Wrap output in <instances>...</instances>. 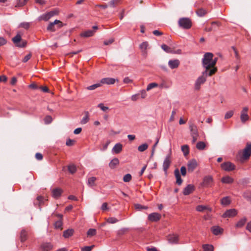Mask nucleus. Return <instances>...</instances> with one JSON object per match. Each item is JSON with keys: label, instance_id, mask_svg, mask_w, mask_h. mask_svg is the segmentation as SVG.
<instances>
[{"label": "nucleus", "instance_id": "1", "mask_svg": "<svg viewBox=\"0 0 251 251\" xmlns=\"http://www.w3.org/2000/svg\"><path fill=\"white\" fill-rule=\"evenodd\" d=\"M217 68L210 69L208 73L207 71H203L201 76L198 77L195 82L194 87L196 90H199L201 85L205 83L208 76H211L217 72Z\"/></svg>", "mask_w": 251, "mask_h": 251}, {"label": "nucleus", "instance_id": "2", "mask_svg": "<svg viewBox=\"0 0 251 251\" xmlns=\"http://www.w3.org/2000/svg\"><path fill=\"white\" fill-rule=\"evenodd\" d=\"M213 57V54L212 53L206 52L204 54L202 58V65L205 69L204 71H207V73L209 72L210 68L211 69L213 68V66L211 65Z\"/></svg>", "mask_w": 251, "mask_h": 251}, {"label": "nucleus", "instance_id": "3", "mask_svg": "<svg viewBox=\"0 0 251 251\" xmlns=\"http://www.w3.org/2000/svg\"><path fill=\"white\" fill-rule=\"evenodd\" d=\"M178 23L179 26L183 29H190L192 25V21L188 18H180Z\"/></svg>", "mask_w": 251, "mask_h": 251}, {"label": "nucleus", "instance_id": "4", "mask_svg": "<svg viewBox=\"0 0 251 251\" xmlns=\"http://www.w3.org/2000/svg\"><path fill=\"white\" fill-rule=\"evenodd\" d=\"M14 44L18 47L24 48L27 44V42L25 40H22L21 36L17 34L12 39Z\"/></svg>", "mask_w": 251, "mask_h": 251}, {"label": "nucleus", "instance_id": "5", "mask_svg": "<svg viewBox=\"0 0 251 251\" xmlns=\"http://www.w3.org/2000/svg\"><path fill=\"white\" fill-rule=\"evenodd\" d=\"M62 26V22L59 20H55L53 22L50 23L47 29L48 31L53 32Z\"/></svg>", "mask_w": 251, "mask_h": 251}, {"label": "nucleus", "instance_id": "6", "mask_svg": "<svg viewBox=\"0 0 251 251\" xmlns=\"http://www.w3.org/2000/svg\"><path fill=\"white\" fill-rule=\"evenodd\" d=\"M221 168L226 172L232 171L235 169V165L229 161L225 162L221 164Z\"/></svg>", "mask_w": 251, "mask_h": 251}, {"label": "nucleus", "instance_id": "7", "mask_svg": "<svg viewBox=\"0 0 251 251\" xmlns=\"http://www.w3.org/2000/svg\"><path fill=\"white\" fill-rule=\"evenodd\" d=\"M58 11L57 10H54L52 11H50L49 12H47L45 13V14H43L41 15L39 17V19L44 20L45 21H47L49 20L50 18L53 17V16L58 14Z\"/></svg>", "mask_w": 251, "mask_h": 251}, {"label": "nucleus", "instance_id": "8", "mask_svg": "<svg viewBox=\"0 0 251 251\" xmlns=\"http://www.w3.org/2000/svg\"><path fill=\"white\" fill-rule=\"evenodd\" d=\"M251 155V143H247L246 147L243 151L242 158L244 159H248Z\"/></svg>", "mask_w": 251, "mask_h": 251}, {"label": "nucleus", "instance_id": "9", "mask_svg": "<svg viewBox=\"0 0 251 251\" xmlns=\"http://www.w3.org/2000/svg\"><path fill=\"white\" fill-rule=\"evenodd\" d=\"M198 163L195 159H191L189 160L187 164L188 171L192 173L196 168Z\"/></svg>", "mask_w": 251, "mask_h": 251}, {"label": "nucleus", "instance_id": "10", "mask_svg": "<svg viewBox=\"0 0 251 251\" xmlns=\"http://www.w3.org/2000/svg\"><path fill=\"white\" fill-rule=\"evenodd\" d=\"M213 181V178L210 176H206L203 179V185L205 187H211Z\"/></svg>", "mask_w": 251, "mask_h": 251}, {"label": "nucleus", "instance_id": "11", "mask_svg": "<svg viewBox=\"0 0 251 251\" xmlns=\"http://www.w3.org/2000/svg\"><path fill=\"white\" fill-rule=\"evenodd\" d=\"M161 215L158 213H152L149 215L148 219L151 222H157L160 220Z\"/></svg>", "mask_w": 251, "mask_h": 251}, {"label": "nucleus", "instance_id": "12", "mask_svg": "<svg viewBox=\"0 0 251 251\" xmlns=\"http://www.w3.org/2000/svg\"><path fill=\"white\" fill-rule=\"evenodd\" d=\"M237 214L236 210L230 209L226 210L223 215L224 218H230L235 216Z\"/></svg>", "mask_w": 251, "mask_h": 251}, {"label": "nucleus", "instance_id": "13", "mask_svg": "<svg viewBox=\"0 0 251 251\" xmlns=\"http://www.w3.org/2000/svg\"><path fill=\"white\" fill-rule=\"evenodd\" d=\"M167 240L170 244H177L178 242V236L176 234H170L167 237Z\"/></svg>", "mask_w": 251, "mask_h": 251}, {"label": "nucleus", "instance_id": "14", "mask_svg": "<svg viewBox=\"0 0 251 251\" xmlns=\"http://www.w3.org/2000/svg\"><path fill=\"white\" fill-rule=\"evenodd\" d=\"M196 210L199 212L206 211L207 212H210L212 209L208 205H199L196 207Z\"/></svg>", "mask_w": 251, "mask_h": 251}, {"label": "nucleus", "instance_id": "15", "mask_svg": "<svg viewBox=\"0 0 251 251\" xmlns=\"http://www.w3.org/2000/svg\"><path fill=\"white\" fill-rule=\"evenodd\" d=\"M170 164L171 161L170 160V156L168 155L166 157L165 159H164L163 164V170L166 174L167 172V170L170 167Z\"/></svg>", "mask_w": 251, "mask_h": 251}, {"label": "nucleus", "instance_id": "16", "mask_svg": "<svg viewBox=\"0 0 251 251\" xmlns=\"http://www.w3.org/2000/svg\"><path fill=\"white\" fill-rule=\"evenodd\" d=\"M41 248L43 251H50L53 248V246L50 243H43L41 245Z\"/></svg>", "mask_w": 251, "mask_h": 251}, {"label": "nucleus", "instance_id": "17", "mask_svg": "<svg viewBox=\"0 0 251 251\" xmlns=\"http://www.w3.org/2000/svg\"><path fill=\"white\" fill-rule=\"evenodd\" d=\"M194 186L192 184L188 185L183 190V194L185 195H188L193 192Z\"/></svg>", "mask_w": 251, "mask_h": 251}, {"label": "nucleus", "instance_id": "18", "mask_svg": "<svg viewBox=\"0 0 251 251\" xmlns=\"http://www.w3.org/2000/svg\"><path fill=\"white\" fill-rule=\"evenodd\" d=\"M116 82V80L114 78L111 77H106L102 78L100 80V83L106 84H113Z\"/></svg>", "mask_w": 251, "mask_h": 251}, {"label": "nucleus", "instance_id": "19", "mask_svg": "<svg viewBox=\"0 0 251 251\" xmlns=\"http://www.w3.org/2000/svg\"><path fill=\"white\" fill-rule=\"evenodd\" d=\"M248 108L246 107H244L242 111L241 115V120L242 122H245L249 119V116L247 114Z\"/></svg>", "mask_w": 251, "mask_h": 251}, {"label": "nucleus", "instance_id": "20", "mask_svg": "<svg viewBox=\"0 0 251 251\" xmlns=\"http://www.w3.org/2000/svg\"><path fill=\"white\" fill-rule=\"evenodd\" d=\"M212 232L215 235H218L223 232V229L219 226H213L211 228Z\"/></svg>", "mask_w": 251, "mask_h": 251}, {"label": "nucleus", "instance_id": "21", "mask_svg": "<svg viewBox=\"0 0 251 251\" xmlns=\"http://www.w3.org/2000/svg\"><path fill=\"white\" fill-rule=\"evenodd\" d=\"M169 66L172 69L177 68L179 65V61L177 59L170 60L168 62Z\"/></svg>", "mask_w": 251, "mask_h": 251}, {"label": "nucleus", "instance_id": "22", "mask_svg": "<svg viewBox=\"0 0 251 251\" xmlns=\"http://www.w3.org/2000/svg\"><path fill=\"white\" fill-rule=\"evenodd\" d=\"M219 26V25L218 23L216 22H213L211 23V25L210 26H207L205 28V31L206 32H210L212 30H216L217 29V27Z\"/></svg>", "mask_w": 251, "mask_h": 251}, {"label": "nucleus", "instance_id": "23", "mask_svg": "<svg viewBox=\"0 0 251 251\" xmlns=\"http://www.w3.org/2000/svg\"><path fill=\"white\" fill-rule=\"evenodd\" d=\"M62 190L61 189L56 188L52 190V196L55 199H58L61 195Z\"/></svg>", "mask_w": 251, "mask_h": 251}, {"label": "nucleus", "instance_id": "24", "mask_svg": "<svg viewBox=\"0 0 251 251\" xmlns=\"http://www.w3.org/2000/svg\"><path fill=\"white\" fill-rule=\"evenodd\" d=\"M174 174L176 179V183L179 185H181L182 182V180L178 169H176L175 170Z\"/></svg>", "mask_w": 251, "mask_h": 251}, {"label": "nucleus", "instance_id": "25", "mask_svg": "<svg viewBox=\"0 0 251 251\" xmlns=\"http://www.w3.org/2000/svg\"><path fill=\"white\" fill-rule=\"evenodd\" d=\"M233 178L228 176H224L221 179V182L223 183L231 184L233 182Z\"/></svg>", "mask_w": 251, "mask_h": 251}, {"label": "nucleus", "instance_id": "26", "mask_svg": "<svg viewBox=\"0 0 251 251\" xmlns=\"http://www.w3.org/2000/svg\"><path fill=\"white\" fill-rule=\"evenodd\" d=\"M123 146L120 143L116 144L112 149V151L114 153L118 154L122 150Z\"/></svg>", "mask_w": 251, "mask_h": 251}, {"label": "nucleus", "instance_id": "27", "mask_svg": "<svg viewBox=\"0 0 251 251\" xmlns=\"http://www.w3.org/2000/svg\"><path fill=\"white\" fill-rule=\"evenodd\" d=\"M189 129L191 131V135H199L197 126L193 124L189 125Z\"/></svg>", "mask_w": 251, "mask_h": 251}, {"label": "nucleus", "instance_id": "28", "mask_svg": "<svg viewBox=\"0 0 251 251\" xmlns=\"http://www.w3.org/2000/svg\"><path fill=\"white\" fill-rule=\"evenodd\" d=\"M57 217L60 219L55 222L54 226L55 228H61L62 226V218L63 216L61 214H58Z\"/></svg>", "mask_w": 251, "mask_h": 251}, {"label": "nucleus", "instance_id": "29", "mask_svg": "<svg viewBox=\"0 0 251 251\" xmlns=\"http://www.w3.org/2000/svg\"><path fill=\"white\" fill-rule=\"evenodd\" d=\"M119 164V160L117 158H113L109 163V167L111 169H114Z\"/></svg>", "mask_w": 251, "mask_h": 251}, {"label": "nucleus", "instance_id": "30", "mask_svg": "<svg viewBox=\"0 0 251 251\" xmlns=\"http://www.w3.org/2000/svg\"><path fill=\"white\" fill-rule=\"evenodd\" d=\"M27 232L25 229H23L22 230L20 234V240L22 242H24L27 239Z\"/></svg>", "mask_w": 251, "mask_h": 251}, {"label": "nucleus", "instance_id": "31", "mask_svg": "<svg viewBox=\"0 0 251 251\" xmlns=\"http://www.w3.org/2000/svg\"><path fill=\"white\" fill-rule=\"evenodd\" d=\"M95 33L93 30H88L81 33L80 35L84 37H89L92 36Z\"/></svg>", "mask_w": 251, "mask_h": 251}, {"label": "nucleus", "instance_id": "32", "mask_svg": "<svg viewBox=\"0 0 251 251\" xmlns=\"http://www.w3.org/2000/svg\"><path fill=\"white\" fill-rule=\"evenodd\" d=\"M97 180V178L94 176L89 177L88 179L87 184L90 187H93L96 185L95 181Z\"/></svg>", "mask_w": 251, "mask_h": 251}, {"label": "nucleus", "instance_id": "33", "mask_svg": "<svg viewBox=\"0 0 251 251\" xmlns=\"http://www.w3.org/2000/svg\"><path fill=\"white\" fill-rule=\"evenodd\" d=\"M74 232V231L73 229L66 230L63 232V236L65 238H68L73 235Z\"/></svg>", "mask_w": 251, "mask_h": 251}, {"label": "nucleus", "instance_id": "34", "mask_svg": "<svg viewBox=\"0 0 251 251\" xmlns=\"http://www.w3.org/2000/svg\"><path fill=\"white\" fill-rule=\"evenodd\" d=\"M89 120V115L88 111L85 112V116L81 120L80 123L82 125L86 124Z\"/></svg>", "mask_w": 251, "mask_h": 251}, {"label": "nucleus", "instance_id": "35", "mask_svg": "<svg viewBox=\"0 0 251 251\" xmlns=\"http://www.w3.org/2000/svg\"><path fill=\"white\" fill-rule=\"evenodd\" d=\"M149 46V44L148 42H144L140 45V49L142 50V51L143 53H146V50H147L148 47Z\"/></svg>", "mask_w": 251, "mask_h": 251}, {"label": "nucleus", "instance_id": "36", "mask_svg": "<svg viewBox=\"0 0 251 251\" xmlns=\"http://www.w3.org/2000/svg\"><path fill=\"white\" fill-rule=\"evenodd\" d=\"M221 202L222 205H227L230 204V200L228 197H225L221 200Z\"/></svg>", "mask_w": 251, "mask_h": 251}, {"label": "nucleus", "instance_id": "37", "mask_svg": "<svg viewBox=\"0 0 251 251\" xmlns=\"http://www.w3.org/2000/svg\"><path fill=\"white\" fill-rule=\"evenodd\" d=\"M181 151L183 152L184 155L186 156L189 153V146L187 145H184L181 146Z\"/></svg>", "mask_w": 251, "mask_h": 251}, {"label": "nucleus", "instance_id": "38", "mask_svg": "<svg viewBox=\"0 0 251 251\" xmlns=\"http://www.w3.org/2000/svg\"><path fill=\"white\" fill-rule=\"evenodd\" d=\"M148 147L147 143H144L138 146V150L140 152H143L148 148Z\"/></svg>", "mask_w": 251, "mask_h": 251}, {"label": "nucleus", "instance_id": "39", "mask_svg": "<svg viewBox=\"0 0 251 251\" xmlns=\"http://www.w3.org/2000/svg\"><path fill=\"white\" fill-rule=\"evenodd\" d=\"M206 145L203 142H199L196 145V148L199 150H203L205 148Z\"/></svg>", "mask_w": 251, "mask_h": 251}, {"label": "nucleus", "instance_id": "40", "mask_svg": "<svg viewBox=\"0 0 251 251\" xmlns=\"http://www.w3.org/2000/svg\"><path fill=\"white\" fill-rule=\"evenodd\" d=\"M69 172L73 174L76 171V166L74 164L70 165L68 167Z\"/></svg>", "mask_w": 251, "mask_h": 251}, {"label": "nucleus", "instance_id": "41", "mask_svg": "<svg viewBox=\"0 0 251 251\" xmlns=\"http://www.w3.org/2000/svg\"><path fill=\"white\" fill-rule=\"evenodd\" d=\"M28 0H17L16 7H21L25 4Z\"/></svg>", "mask_w": 251, "mask_h": 251}, {"label": "nucleus", "instance_id": "42", "mask_svg": "<svg viewBox=\"0 0 251 251\" xmlns=\"http://www.w3.org/2000/svg\"><path fill=\"white\" fill-rule=\"evenodd\" d=\"M101 86L100 83H98L87 87V89L89 90H93Z\"/></svg>", "mask_w": 251, "mask_h": 251}, {"label": "nucleus", "instance_id": "43", "mask_svg": "<svg viewBox=\"0 0 251 251\" xmlns=\"http://www.w3.org/2000/svg\"><path fill=\"white\" fill-rule=\"evenodd\" d=\"M203 249L204 251H213V247L212 245L205 244L203 246Z\"/></svg>", "mask_w": 251, "mask_h": 251}, {"label": "nucleus", "instance_id": "44", "mask_svg": "<svg viewBox=\"0 0 251 251\" xmlns=\"http://www.w3.org/2000/svg\"><path fill=\"white\" fill-rule=\"evenodd\" d=\"M106 222L109 224H115L118 222V220H117L115 217H109L106 220Z\"/></svg>", "mask_w": 251, "mask_h": 251}, {"label": "nucleus", "instance_id": "45", "mask_svg": "<svg viewBox=\"0 0 251 251\" xmlns=\"http://www.w3.org/2000/svg\"><path fill=\"white\" fill-rule=\"evenodd\" d=\"M132 178L131 175L129 174H126L123 177V181L125 182H129Z\"/></svg>", "mask_w": 251, "mask_h": 251}, {"label": "nucleus", "instance_id": "46", "mask_svg": "<svg viewBox=\"0 0 251 251\" xmlns=\"http://www.w3.org/2000/svg\"><path fill=\"white\" fill-rule=\"evenodd\" d=\"M246 221L245 219H242L237 222L236 226L238 227H241L245 225Z\"/></svg>", "mask_w": 251, "mask_h": 251}, {"label": "nucleus", "instance_id": "47", "mask_svg": "<svg viewBox=\"0 0 251 251\" xmlns=\"http://www.w3.org/2000/svg\"><path fill=\"white\" fill-rule=\"evenodd\" d=\"M158 86V84L156 83H150L147 87V91H149L151 89L156 87Z\"/></svg>", "mask_w": 251, "mask_h": 251}, {"label": "nucleus", "instance_id": "48", "mask_svg": "<svg viewBox=\"0 0 251 251\" xmlns=\"http://www.w3.org/2000/svg\"><path fill=\"white\" fill-rule=\"evenodd\" d=\"M161 48L166 52H170L171 51V49L165 44L162 45Z\"/></svg>", "mask_w": 251, "mask_h": 251}, {"label": "nucleus", "instance_id": "49", "mask_svg": "<svg viewBox=\"0 0 251 251\" xmlns=\"http://www.w3.org/2000/svg\"><path fill=\"white\" fill-rule=\"evenodd\" d=\"M96 234V230L93 228H90L87 231V235L92 236Z\"/></svg>", "mask_w": 251, "mask_h": 251}, {"label": "nucleus", "instance_id": "50", "mask_svg": "<svg viewBox=\"0 0 251 251\" xmlns=\"http://www.w3.org/2000/svg\"><path fill=\"white\" fill-rule=\"evenodd\" d=\"M20 26L27 29L30 26V23L27 22H23L20 24Z\"/></svg>", "mask_w": 251, "mask_h": 251}, {"label": "nucleus", "instance_id": "51", "mask_svg": "<svg viewBox=\"0 0 251 251\" xmlns=\"http://www.w3.org/2000/svg\"><path fill=\"white\" fill-rule=\"evenodd\" d=\"M135 208L137 210H141L142 209H147L148 207L147 206L142 205L140 204H135Z\"/></svg>", "mask_w": 251, "mask_h": 251}, {"label": "nucleus", "instance_id": "52", "mask_svg": "<svg viewBox=\"0 0 251 251\" xmlns=\"http://www.w3.org/2000/svg\"><path fill=\"white\" fill-rule=\"evenodd\" d=\"M95 247L94 245H92L90 246H85L81 249V251H91Z\"/></svg>", "mask_w": 251, "mask_h": 251}, {"label": "nucleus", "instance_id": "53", "mask_svg": "<svg viewBox=\"0 0 251 251\" xmlns=\"http://www.w3.org/2000/svg\"><path fill=\"white\" fill-rule=\"evenodd\" d=\"M205 10L202 8L198 9L197 11V14L199 16H203L205 14Z\"/></svg>", "mask_w": 251, "mask_h": 251}, {"label": "nucleus", "instance_id": "54", "mask_svg": "<svg viewBox=\"0 0 251 251\" xmlns=\"http://www.w3.org/2000/svg\"><path fill=\"white\" fill-rule=\"evenodd\" d=\"M98 107H99L103 111H106L109 108L107 106H105L102 103H100L98 105Z\"/></svg>", "mask_w": 251, "mask_h": 251}, {"label": "nucleus", "instance_id": "55", "mask_svg": "<svg viewBox=\"0 0 251 251\" xmlns=\"http://www.w3.org/2000/svg\"><path fill=\"white\" fill-rule=\"evenodd\" d=\"M233 115V111H229L228 112H227L226 114H225V118L226 119H229L230 118H231Z\"/></svg>", "mask_w": 251, "mask_h": 251}, {"label": "nucleus", "instance_id": "56", "mask_svg": "<svg viewBox=\"0 0 251 251\" xmlns=\"http://www.w3.org/2000/svg\"><path fill=\"white\" fill-rule=\"evenodd\" d=\"M52 119L51 116H47L44 119L45 123L46 124H49L52 122Z\"/></svg>", "mask_w": 251, "mask_h": 251}, {"label": "nucleus", "instance_id": "57", "mask_svg": "<svg viewBox=\"0 0 251 251\" xmlns=\"http://www.w3.org/2000/svg\"><path fill=\"white\" fill-rule=\"evenodd\" d=\"M31 57V53H29V54H27L23 59V62H25V63L27 62L30 59Z\"/></svg>", "mask_w": 251, "mask_h": 251}, {"label": "nucleus", "instance_id": "58", "mask_svg": "<svg viewBox=\"0 0 251 251\" xmlns=\"http://www.w3.org/2000/svg\"><path fill=\"white\" fill-rule=\"evenodd\" d=\"M181 174L183 176H185L186 174V168L185 166H182L180 168Z\"/></svg>", "mask_w": 251, "mask_h": 251}, {"label": "nucleus", "instance_id": "59", "mask_svg": "<svg viewBox=\"0 0 251 251\" xmlns=\"http://www.w3.org/2000/svg\"><path fill=\"white\" fill-rule=\"evenodd\" d=\"M74 140L68 139L66 143V145L68 146H71L74 144Z\"/></svg>", "mask_w": 251, "mask_h": 251}, {"label": "nucleus", "instance_id": "60", "mask_svg": "<svg viewBox=\"0 0 251 251\" xmlns=\"http://www.w3.org/2000/svg\"><path fill=\"white\" fill-rule=\"evenodd\" d=\"M114 40L113 38H111L108 40H105L104 41V44L105 45H108L112 44L114 42Z\"/></svg>", "mask_w": 251, "mask_h": 251}, {"label": "nucleus", "instance_id": "61", "mask_svg": "<svg viewBox=\"0 0 251 251\" xmlns=\"http://www.w3.org/2000/svg\"><path fill=\"white\" fill-rule=\"evenodd\" d=\"M6 42V40L3 37H0V47L5 45Z\"/></svg>", "mask_w": 251, "mask_h": 251}, {"label": "nucleus", "instance_id": "62", "mask_svg": "<svg viewBox=\"0 0 251 251\" xmlns=\"http://www.w3.org/2000/svg\"><path fill=\"white\" fill-rule=\"evenodd\" d=\"M108 209V207L107 206V203L106 202L103 203L101 207V209L103 211H104Z\"/></svg>", "mask_w": 251, "mask_h": 251}, {"label": "nucleus", "instance_id": "63", "mask_svg": "<svg viewBox=\"0 0 251 251\" xmlns=\"http://www.w3.org/2000/svg\"><path fill=\"white\" fill-rule=\"evenodd\" d=\"M140 95H141V98L142 99H144L147 96V93H146V91L145 90H142L141 92H140Z\"/></svg>", "mask_w": 251, "mask_h": 251}, {"label": "nucleus", "instance_id": "64", "mask_svg": "<svg viewBox=\"0 0 251 251\" xmlns=\"http://www.w3.org/2000/svg\"><path fill=\"white\" fill-rule=\"evenodd\" d=\"M36 158L38 160H41L43 159V155L40 153H36L35 154Z\"/></svg>", "mask_w": 251, "mask_h": 251}]
</instances>
